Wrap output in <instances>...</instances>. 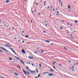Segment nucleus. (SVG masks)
I'll list each match as a JSON object with an SVG mask.
<instances>
[{
  "instance_id": "603ef678",
  "label": "nucleus",
  "mask_w": 78,
  "mask_h": 78,
  "mask_svg": "<svg viewBox=\"0 0 78 78\" xmlns=\"http://www.w3.org/2000/svg\"><path fill=\"white\" fill-rule=\"evenodd\" d=\"M12 62H14V61H12Z\"/></svg>"
},
{
  "instance_id": "79ce46f5",
  "label": "nucleus",
  "mask_w": 78,
  "mask_h": 78,
  "mask_svg": "<svg viewBox=\"0 0 78 78\" xmlns=\"http://www.w3.org/2000/svg\"><path fill=\"white\" fill-rule=\"evenodd\" d=\"M62 3L61 2V6H62Z\"/></svg>"
},
{
  "instance_id": "338daca9",
  "label": "nucleus",
  "mask_w": 78,
  "mask_h": 78,
  "mask_svg": "<svg viewBox=\"0 0 78 78\" xmlns=\"http://www.w3.org/2000/svg\"><path fill=\"white\" fill-rule=\"evenodd\" d=\"M76 64H78V63L77 62V63H76Z\"/></svg>"
},
{
  "instance_id": "a878e982",
  "label": "nucleus",
  "mask_w": 78,
  "mask_h": 78,
  "mask_svg": "<svg viewBox=\"0 0 78 78\" xmlns=\"http://www.w3.org/2000/svg\"><path fill=\"white\" fill-rule=\"evenodd\" d=\"M0 51L1 53H3V51L2 50H1Z\"/></svg>"
},
{
  "instance_id": "58836bf2",
  "label": "nucleus",
  "mask_w": 78,
  "mask_h": 78,
  "mask_svg": "<svg viewBox=\"0 0 78 78\" xmlns=\"http://www.w3.org/2000/svg\"><path fill=\"white\" fill-rule=\"evenodd\" d=\"M73 31H74V32H77V31H75L74 30H73Z\"/></svg>"
},
{
  "instance_id": "6ab92c4d",
  "label": "nucleus",
  "mask_w": 78,
  "mask_h": 78,
  "mask_svg": "<svg viewBox=\"0 0 78 78\" xmlns=\"http://www.w3.org/2000/svg\"><path fill=\"white\" fill-rule=\"evenodd\" d=\"M46 42H48V43H49L50 42V41H45Z\"/></svg>"
},
{
  "instance_id": "cd10ccee",
  "label": "nucleus",
  "mask_w": 78,
  "mask_h": 78,
  "mask_svg": "<svg viewBox=\"0 0 78 78\" xmlns=\"http://www.w3.org/2000/svg\"><path fill=\"white\" fill-rule=\"evenodd\" d=\"M60 29H61L62 30V27H60Z\"/></svg>"
},
{
  "instance_id": "7c9ffc66",
  "label": "nucleus",
  "mask_w": 78,
  "mask_h": 78,
  "mask_svg": "<svg viewBox=\"0 0 78 78\" xmlns=\"http://www.w3.org/2000/svg\"><path fill=\"white\" fill-rule=\"evenodd\" d=\"M31 64L32 66H34V64H33L31 63Z\"/></svg>"
},
{
  "instance_id": "13d9d810",
  "label": "nucleus",
  "mask_w": 78,
  "mask_h": 78,
  "mask_svg": "<svg viewBox=\"0 0 78 78\" xmlns=\"http://www.w3.org/2000/svg\"><path fill=\"white\" fill-rule=\"evenodd\" d=\"M35 12H37V11L36 10H35Z\"/></svg>"
},
{
  "instance_id": "7ed1b4c3",
  "label": "nucleus",
  "mask_w": 78,
  "mask_h": 78,
  "mask_svg": "<svg viewBox=\"0 0 78 78\" xmlns=\"http://www.w3.org/2000/svg\"><path fill=\"white\" fill-rule=\"evenodd\" d=\"M22 51L23 53H24V54H25L26 53V52L23 49L22 50Z\"/></svg>"
},
{
  "instance_id": "69168bd1",
  "label": "nucleus",
  "mask_w": 78,
  "mask_h": 78,
  "mask_svg": "<svg viewBox=\"0 0 78 78\" xmlns=\"http://www.w3.org/2000/svg\"><path fill=\"white\" fill-rule=\"evenodd\" d=\"M74 3H76V2H74Z\"/></svg>"
},
{
  "instance_id": "b1692460",
  "label": "nucleus",
  "mask_w": 78,
  "mask_h": 78,
  "mask_svg": "<svg viewBox=\"0 0 78 78\" xmlns=\"http://www.w3.org/2000/svg\"><path fill=\"white\" fill-rule=\"evenodd\" d=\"M38 78H39L40 77V74H39L38 75Z\"/></svg>"
},
{
  "instance_id": "c03bdc74",
  "label": "nucleus",
  "mask_w": 78,
  "mask_h": 78,
  "mask_svg": "<svg viewBox=\"0 0 78 78\" xmlns=\"http://www.w3.org/2000/svg\"><path fill=\"white\" fill-rule=\"evenodd\" d=\"M46 26H47L48 25L47 24H45Z\"/></svg>"
},
{
  "instance_id": "c85d7f7f",
  "label": "nucleus",
  "mask_w": 78,
  "mask_h": 78,
  "mask_svg": "<svg viewBox=\"0 0 78 78\" xmlns=\"http://www.w3.org/2000/svg\"><path fill=\"white\" fill-rule=\"evenodd\" d=\"M36 70H37V73H38V69H37Z\"/></svg>"
},
{
  "instance_id": "ddd939ff",
  "label": "nucleus",
  "mask_w": 78,
  "mask_h": 78,
  "mask_svg": "<svg viewBox=\"0 0 78 78\" xmlns=\"http://www.w3.org/2000/svg\"><path fill=\"white\" fill-rule=\"evenodd\" d=\"M9 0H7L6 1V3H9Z\"/></svg>"
},
{
  "instance_id": "6e6d98bb",
  "label": "nucleus",
  "mask_w": 78,
  "mask_h": 78,
  "mask_svg": "<svg viewBox=\"0 0 78 78\" xmlns=\"http://www.w3.org/2000/svg\"><path fill=\"white\" fill-rule=\"evenodd\" d=\"M45 5H46V4H45L44 5V6H45Z\"/></svg>"
},
{
  "instance_id": "2f4dec72",
  "label": "nucleus",
  "mask_w": 78,
  "mask_h": 78,
  "mask_svg": "<svg viewBox=\"0 0 78 78\" xmlns=\"http://www.w3.org/2000/svg\"><path fill=\"white\" fill-rule=\"evenodd\" d=\"M64 49H65V50H67V48H66V47H64Z\"/></svg>"
},
{
  "instance_id": "052dcab7",
  "label": "nucleus",
  "mask_w": 78,
  "mask_h": 78,
  "mask_svg": "<svg viewBox=\"0 0 78 78\" xmlns=\"http://www.w3.org/2000/svg\"><path fill=\"white\" fill-rule=\"evenodd\" d=\"M46 3V2H44V3Z\"/></svg>"
},
{
  "instance_id": "f704fd0d",
  "label": "nucleus",
  "mask_w": 78,
  "mask_h": 78,
  "mask_svg": "<svg viewBox=\"0 0 78 78\" xmlns=\"http://www.w3.org/2000/svg\"><path fill=\"white\" fill-rule=\"evenodd\" d=\"M39 69L40 70H41V67H39Z\"/></svg>"
},
{
  "instance_id": "bb28decb",
  "label": "nucleus",
  "mask_w": 78,
  "mask_h": 78,
  "mask_svg": "<svg viewBox=\"0 0 78 78\" xmlns=\"http://www.w3.org/2000/svg\"><path fill=\"white\" fill-rule=\"evenodd\" d=\"M53 67L54 68V69H56V68L55 67V66H53Z\"/></svg>"
},
{
  "instance_id": "e433bc0d",
  "label": "nucleus",
  "mask_w": 78,
  "mask_h": 78,
  "mask_svg": "<svg viewBox=\"0 0 78 78\" xmlns=\"http://www.w3.org/2000/svg\"><path fill=\"white\" fill-rule=\"evenodd\" d=\"M25 42V41H22V42L23 43H23H24V42Z\"/></svg>"
},
{
  "instance_id": "aec40b11",
  "label": "nucleus",
  "mask_w": 78,
  "mask_h": 78,
  "mask_svg": "<svg viewBox=\"0 0 78 78\" xmlns=\"http://www.w3.org/2000/svg\"><path fill=\"white\" fill-rule=\"evenodd\" d=\"M78 22V21L76 20L75 21V23H77Z\"/></svg>"
},
{
  "instance_id": "f3484780",
  "label": "nucleus",
  "mask_w": 78,
  "mask_h": 78,
  "mask_svg": "<svg viewBox=\"0 0 78 78\" xmlns=\"http://www.w3.org/2000/svg\"><path fill=\"white\" fill-rule=\"evenodd\" d=\"M9 60H10V61H12V58H9Z\"/></svg>"
},
{
  "instance_id": "a18cd8bd",
  "label": "nucleus",
  "mask_w": 78,
  "mask_h": 78,
  "mask_svg": "<svg viewBox=\"0 0 78 78\" xmlns=\"http://www.w3.org/2000/svg\"><path fill=\"white\" fill-rule=\"evenodd\" d=\"M16 59H18V60H19V59L18 58H17Z\"/></svg>"
},
{
  "instance_id": "c756f323",
  "label": "nucleus",
  "mask_w": 78,
  "mask_h": 78,
  "mask_svg": "<svg viewBox=\"0 0 78 78\" xmlns=\"http://www.w3.org/2000/svg\"><path fill=\"white\" fill-rule=\"evenodd\" d=\"M27 64H31V63H30V62H28L27 63Z\"/></svg>"
},
{
  "instance_id": "680f3d73",
  "label": "nucleus",
  "mask_w": 78,
  "mask_h": 78,
  "mask_svg": "<svg viewBox=\"0 0 78 78\" xmlns=\"http://www.w3.org/2000/svg\"><path fill=\"white\" fill-rule=\"evenodd\" d=\"M70 69H72V68H71V67H70Z\"/></svg>"
},
{
  "instance_id": "4be33fe9",
  "label": "nucleus",
  "mask_w": 78,
  "mask_h": 78,
  "mask_svg": "<svg viewBox=\"0 0 78 78\" xmlns=\"http://www.w3.org/2000/svg\"><path fill=\"white\" fill-rule=\"evenodd\" d=\"M50 71H51V72H54V71H53V70H52V69H50Z\"/></svg>"
},
{
  "instance_id": "5701e85b",
  "label": "nucleus",
  "mask_w": 78,
  "mask_h": 78,
  "mask_svg": "<svg viewBox=\"0 0 78 78\" xmlns=\"http://www.w3.org/2000/svg\"><path fill=\"white\" fill-rule=\"evenodd\" d=\"M15 75H16V76H17V75H18L17 73H15Z\"/></svg>"
},
{
  "instance_id": "0e129e2a",
  "label": "nucleus",
  "mask_w": 78,
  "mask_h": 78,
  "mask_svg": "<svg viewBox=\"0 0 78 78\" xmlns=\"http://www.w3.org/2000/svg\"><path fill=\"white\" fill-rule=\"evenodd\" d=\"M48 8L49 9V8H50V6H48Z\"/></svg>"
},
{
  "instance_id": "20e7f679",
  "label": "nucleus",
  "mask_w": 78,
  "mask_h": 78,
  "mask_svg": "<svg viewBox=\"0 0 78 78\" xmlns=\"http://www.w3.org/2000/svg\"><path fill=\"white\" fill-rule=\"evenodd\" d=\"M28 58L29 59H33V57H32L31 56H29Z\"/></svg>"
},
{
  "instance_id": "4468645a",
  "label": "nucleus",
  "mask_w": 78,
  "mask_h": 78,
  "mask_svg": "<svg viewBox=\"0 0 78 78\" xmlns=\"http://www.w3.org/2000/svg\"><path fill=\"white\" fill-rule=\"evenodd\" d=\"M12 51H13V52L15 54V55H16V53H15L14 50Z\"/></svg>"
},
{
  "instance_id": "37998d69",
  "label": "nucleus",
  "mask_w": 78,
  "mask_h": 78,
  "mask_svg": "<svg viewBox=\"0 0 78 78\" xmlns=\"http://www.w3.org/2000/svg\"><path fill=\"white\" fill-rule=\"evenodd\" d=\"M56 16H59V14H56Z\"/></svg>"
},
{
  "instance_id": "49530a36",
  "label": "nucleus",
  "mask_w": 78,
  "mask_h": 78,
  "mask_svg": "<svg viewBox=\"0 0 78 78\" xmlns=\"http://www.w3.org/2000/svg\"><path fill=\"white\" fill-rule=\"evenodd\" d=\"M68 62H71L70 61H69Z\"/></svg>"
},
{
  "instance_id": "393cba45",
  "label": "nucleus",
  "mask_w": 78,
  "mask_h": 78,
  "mask_svg": "<svg viewBox=\"0 0 78 78\" xmlns=\"http://www.w3.org/2000/svg\"><path fill=\"white\" fill-rule=\"evenodd\" d=\"M39 66V67H41V64H40Z\"/></svg>"
},
{
  "instance_id": "a211bd4d",
  "label": "nucleus",
  "mask_w": 78,
  "mask_h": 78,
  "mask_svg": "<svg viewBox=\"0 0 78 78\" xmlns=\"http://www.w3.org/2000/svg\"><path fill=\"white\" fill-rule=\"evenodd\" d=\"M18 67L19 69H21V68L19 66H18Z\"/></svg>"
},
{
  "instance_id": "ea45409f",
  "label": "nucleus",
  "mask_w": 78,
  "mask_h": 78,
  "mask_svg": "<svg viewBox=\"0 0 78 78\" xmlns=\"http://www.w3.org/2000/svg\"><path fill=\"white\" fill-rule=\"evenodd\" d=\"M52 64H53V65H55V63H54V62H53V63H52Z\"/></svg>"
},
{
  "instance_id": "2eb2a0df",
  "label": "nucleus",
  "mask_w": 78,
  "mask_h": 78,
  "mask_svg": "<svg viewBox=\"0 0 78 78\" xmlns=\"http://www.w3.org/2000/svg\"><path fill=\"white\" fill-rule=\"evenodd\" d=\"M12 51H13V52L15 54V55H16V53H15L14 50Z\"/></svg>"
},
{
  "instance_id": "6e6552de",
  "label": "nucleus",
  "mask_w": 78,
  "mask_h": 78,
  "mask_svg": "<svg viewBox=\"0 0 78 78\" xmlns=\"http://www.w3.org/2000/svg\"><path fill=\"white\" fill-rule=\"evenodd\" d=\"M20 62H21V63H22V64H24V65H25V63H24L23 62V61H21V60H20Z\"/></svg>"
},
{
  "instance_id": "f8f14e48",
  "label": "nucleus",
  "mask_w": 78,
  "mask_h": 78,
  "mask_svg": "<svg viewBox=\"0 0 78 78\" xmlns=\"http://www.w3.org/2000/svg\"><path fill=\"white\" fill-rule=\"evenodd\" d=\"M68 8L69 9H70L71 8H70V5H68Z\"/></svg>"
},
{
  "instance_id": "9b49d317",
  "label": "nucleus",
  "mask_w": 78,
  "mask_h": 78,
  "mask_svg": "<svg viewBox=\"0 0 78 78\" xmlns=\"http://www.w3.org/2000/svg\"><path fill=\"white\" fill-rule=\"evenodd\" d=\"M26 67V69H28V70H30V69H29V68H28V66H27Z\"/></svg>"
},
{
  "instance_id": "dca6fc26",
  "label": "nucleus",
  "mask_w": 78,
  "mask_h": 78,
  "mask_svg": "<svg viewBox=\"0 0 78 78\" xmlns=\"http://www.w3.org/2000/svg\"><path fill=\"white\" fill-rule=\"evenodd\" d=\"M25 37H27V38H28V35H26Z\"/></svg>"
},
{
  "instance_id": "774afa93",
  "label": "nucleus",
  "mask_w": 78,
  "mask_h": 78,
  "mask_svg": "<svg viewBox=\"0 0 78 78\" xmlns=\"http://www.w3.org/2000/svg\"><path fill=\"white\" fill-rule=\"evenodd\" d=\"M70 26H72V24H70Z\"/></svg>"
},
{
  "instance_id": "473e14b6",
  "label": "nucleus",
  "mask_w": 78,
  "mask_h": 78,
  "mask_svg": "<svg viewBox=\"0 0 78 78\" xmlns=\"http://www.w3.org/2000/svg\"><path fill=\"white\" fill-rule=\"evenodd\" d=\"M53 62H54L55 64V63H56V61H54Z\"/></svg>"
},
{
  "instance_id": "de8ad7c7",
  "label": "nucleus",
  "mask_w": 78,
  "mask_h": 78,
  "mask_svg": "<svg viewBox=\"0 0 78 78\" xmlns=\"http://www.w3.org/2000/svg\"><path fill=\"white\" fill-rule=\"evenodd\" d=\"M35 54H37V52H35Z\"/></svg>"
},
{
  "instance_id": "3c124183",
  "label": "nucleus",
  "mask_w": 78,
  "mask_h": 78,
  "mask_svg": "<svg viewBox=\"0 0 78 78\" xmlns=\"http://www.w3.org/2000/svg\"><path fill=\"white\" fill-rule=\"evenodd\" d=\"M15 57L16 58V59H17V57H16V56H15Z\"/></svg>"
},
{
  "instance_id": "4c0bfd02",
  "label": "nucleus",
  "mask_w": 78,
  "mask_h": 78,
  "mask_svg": "<svg viewBox=\"0 0 78 78\" xmlns=\"http://www.w3.org/2000/svg\"><path fill=\"white\" fill-rule=\"evenodd\" d=\"M14 39H17V38H16V37H14Z\"/></svg>"
},
{
  "instance_id": "e2e57ef3",
  "label": "nucleus",
  "mask_w": 78,
  "mask_h": 78,
  "mask_svg": "<svg viewBox=\"0 0 78 78\" xmlns=\"http://www.w3.org/2000/svg\"><path fill=\"white\" fill-rule=\"evenodd\" d=\"M12 28L13 30H14V28H13V27H12Z\"/></svg>"
},
{
  "instance_id": "864d4df0",
  "label": "nucleus",
  "mask_w": 78,
  "mask_h": 78,
  "mask_svg": "<svg viewBox=\"0 0 78 78\" xmlns=\"http://www.w3.org/2000/svg\"><path fill=\"white\" fill-rule=\"evenodd\" d=\"M53 10L54 11H55V9H53Z\"/></svg>"
},
{
  "instance_id": "39448f33",
  "label": "nucleus",
  "mask_w": 78,
  "mask_h": 78,
  "mask_svg": "<svg viewBox=\"0 0 78 78\" xmlns=\"http://www.w3.org/2000/svg\"><path fill=\"white\" fill-rule=\"evenodd\" d=\"M49 73L48 72H44L43 73V74L45 75V74H46V73Z\"/></svg>"
},
{
  "instance_id": "f03ea898",
  "label": "nucleus",
  "mask_w": 78,
  "mask_h": 78,
  "mask_svg": "<svg viewBox=\"0 0 78 78\" xmlns=\"http://www.w3.org/2000/svg\"><path fill=\"white\" fill-rule=\"evenodd\" d=\"M30 72H31V73H33V74H34V73L36 72V71H31V70H30Z\"/></svg>"
},
{
  "instance_id": "72a5a7b5",
  "label": "nucleus",
  "mask_w": 78,
  "mask_h": 78,
  "mask_svg": "<svg viewBox=\"0 0 78 78\" xmlns=\"http://www.w3.org/2000/svg\"><path fill=\"white\" fill-rule=\"evenodd\" d=\"M37 14H38V15H40V16L41 15V14L40 13H37Z\"/></svg>"
},
{
  "instance_id": "423d86ee",
  "label": "nucleus",
  "mask_w": 78,
  "mask_h": 78,
  "mask_svg": "<svg viewBox=\"0 0 78 78\" xmlns=\"http://www.w3.org/2000/svg\"><path fill=\"white\" fill-rule=\"evenodd\" d=\"M48 76H53L54 75V74H48Z\"/></svg>"
},
{
  "instance_id": "bf43d9fd",
  "label": "nucleus",
  "mask_w": 78,
  "mask_h": 78,
  "mask_svg": "<svg viewBox=\"0 0 78 78\" xmlns=\"http://www.w3.org/2000/svg\"><path fill=\"white\" fill-rule=\"evenodd\" d=\"M59 11H58V12H57V13H59Z\"/></svg>"
},
{
  "instance_id": "1a4fd4ad",
  "label": "nucleus",
  "mask_w": 78,
  "mask_h": 78,
  "mask_svg": "<svg viewBox=\"0 0 78 78\" xmlns=\"http://www.w3.org/2000/svg\"><path fill=\"white\" fill-rule=\"evenodd\" d=\"M9 49L11 50H12V51H13L14 50V49L12 48H9Z\"/></svg>"
},
{
  "instance_id": "412c9836",
  "label": "nucleus",
  "mask_w": 78,
  "mask_h": 78,
  "mask_svg": "<svg viewBox=\"0 0 78 78\" xmlns=\"http://www.w3.org/2000/svg\"><path fill=\"white\" fill-rule=\"evenodd\" d=\"M27 74H28V75H29V74H30V73H29V72H27Z\"/></svg>"
},
{
  "instance_id": "c9c22d12",
  "label": "nucleus",
  "mask_w": 78,
  "mask_h": 78,
  "mask_svg": "<svg viewBox=\"0 0 78 78\" xmlns=\"http://www.w3.org/2000/svg\"><path fill=\"white\" fill-rule=\"evenodd\" d=\"M43 31L44 33H46V32L44 30H43Z\"/></svg>"
},
{
  "instance_id": "8fccbe9b",
  "label": "nucleus",
  "mask_w": 78,
  "mask_h": 78,
  "mask_svg": "<svg viewBox=\"0 0 78 78\" xmlns=\"http://www.w3.org/2000/svg\"><path fill=\"white\" fill-rule=\"evenodd\" d=\"M70 36H72V34H71L70 35Z\"/></svg>"
},
{
  "instance_id": "09e8293b",
  "label": "nucleus",
  "mask_w": 78,
  "mask_h": 78,
  "mask_svg": "<svg viewBox=\"0 0 78 78\" xmlns=\"http://www.w3.org/2000/svg\"><path fill=\"white\" fill-rule=\"evenodd\" d=\"M59 66H61V64H59Z\"/></svg>"
},
{
  "instance_id": "a19ab883",
  "label": "nucleus",
  "mask_w": 78,
  "mask_h": 78,
  "mask_svg": "<svg viewBox=\"0 0 78 78\" xmlns=\"http://www.w3.org/2000/svg\"><path fill=\"white\" fill-rule=\"evenodd\" d=\"M41 53H44V51H42Z\"/></svg>"
},
{
  "instance_id": "f257e3e1",
  "label": "nucleus",
  "mask_w": 78,
  "mask_h": 78,
  "mask_svg": "<svg viewBox=\"0 0 78 78\" xmlns=\"http://www.w3.org/2000/svg\"><path fill=\"white\" fill-rule=\"evenodd\" d=\"M0 48L2 49V50H4L5 51H7V52H9V51H8L6 49L2 47H0Z\"/></svg>"
},
{
  "instance_id": "9d476101",
  "label": "nucleus",
  "mask_w": 78,
  "mask_h": 78,
  "mask_svg": "<svg viewBox=\"0 0 78 78\" xmlns=\"http://www.w3.org/2000/svg\"><path fill=\"white\" fill-rule=\"evenodd\" d=\"M5 45H6V47H10V48L11 47V46L8 45V44H6Z\"/></svg>"
},
{
  "instance_id": "0eeeda50",
  "label": "nucleus",
  "mask_w": 78,
  "mask_h": 78,
  "mask_svg": "<svg viewBox=\"0 0 78 78\" xmlns=\"http://www.w3.org/2000/svg\"><path fill=\"white\" fill-rule=\"evenodd\" d=\"M23 70L24 72V73H25V75H27V72H25L24 69H23Z\"/></svg>"
},
{
  "instance_id": "5fc2aeb1",
  "label": "nucleus",
  "mask_w": 78,
  "mask_h": 78,
  "mask_svg": "<svg viewBox=\"0 0 78 78\" xmlns=\"http://www.w3.org/2000/svg\"><path fill=\"white\" fill-rule=\"evenodd\" d=\"M59 2L60 3H61V0H59Z\"/></svg>"
},
{
  "instance_id": "4d7b16f0",
  "label": "nucleus",
  "mask_w": 78,
  "mask_h": 78,
  "mask_svg": "<svg viewBox=\"0 0 78 78\" xmlns=\"http://www.w3.org/2000/svg\"><path fill=\"white\" fill-rule=\"evenodd\" d=\"M56 9L57 10H58V8L57 7V8H56Z\"/></svg>"
}]
</instances>
